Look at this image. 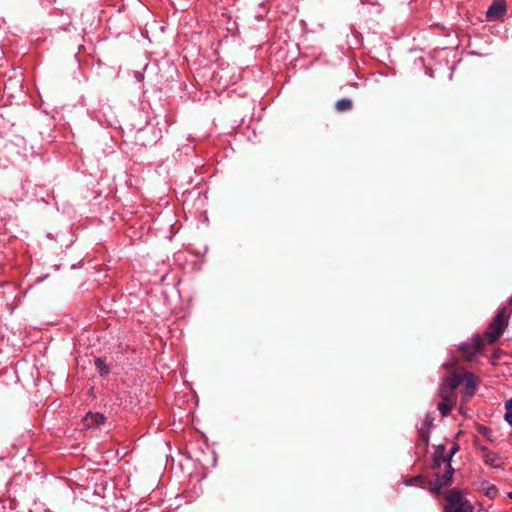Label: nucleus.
Returning a JSON list of instances; mask_svg holds the SVG:
<instances>
[{
  "instance_id": "nucleus-1",
  "label": "nucleus",
  "mask_w": 512,
  "mask_h": 512,
  "mask_svg": "<svg viewBox=\"0 0 512 512\" xmlns=\"http://www.w3.org/2000/svg\"><path fill=\"white\" fill-rule=\"evenodd\" d=\"M459 450V446L454 444L448 453L445 452V447L443 445H439L434 452L433 461H432V469L436 470L444 465L445 470L443 474L436 473L435 478L429 482L430 490L436 493H440V491L450 485L454 469L451 466V460L453 455Z\"/></svg>"
},
{
  "instance_id": "nucleus-2",
  "label": "nucleus",
  "mask_w": 512,
  "mask_h": 512,
  "mask_svg": "<svg viewBox=\"0 0 512 512\" xmlns=\"http://www.w3.org/2000/svg\"><path fill=\"white\" fill-rule=\"evenodd\" d=\"M446 501L445 512H473L471 503L458 489H451L446 495Z\"/></svg>"
},
{
  "instance_id": "nucleus-3",
  "label": "nucleus",
  "mask_w": 512,
  "mask_h": 512,
  "mask_svg": "<svg viewBox=\"0 0 512 512\" xmlns=\"http://www.w3.org/2000/svg\"><path fill=\"white\" fill-rule=\"evenodd\" d=\"M506 326L505 308H502L490 323L488 331L484 334V341L487 343L495 342L503 334Z\"/></svg>"
},
{
  "instance_id": "nucleus-4",
  "label": "nucleus",
  "mask_w": 512,
  "mask_h": 512,
  "mask_svg": "<svg viewBox=\"0 0 512 512\" xmlns=\"http://www.w3.org/2000/svg\"><path fill=\"white\" fill-rule=\"evenodd\" d=\"M483 345L484 339L480 336H475L472 343L461 344L460 351L462 352L464 358L470 361L476 354L481 351Z\"/></svg>"
},
{
  "instance_id": "nucleus-5",
  "label": "nucleus",
  "mask_w": 512,
  "mask_h": 512,
  "mask_svg": "<svg viewBox=\"0 0 512 512\" xmlns=\"http://www.w3.org/2000/svg\"><path fill=\"white\" fill-rule=\"evenodd\" d=\"M506 12V5L503 0H494L487 10L488 20H498Z\"/></svg>"
},
{
  "instance_id": "nucleus-6",
  "label": "nucleus",
  "mask_w": 512,
  "mask_h": 512,
  "mask_svg": "<svg viewBox=\"0 0 512 512\" xmlns=\"http://www.w3.org/2000/svg\"><path fill=\"white\" fill-rule=\"evenodd\" d=\"M461 379L466 387V395L472 396L477 385V377L473 373L465 372Z\"/></svg>"
},
{
  "instance_id": "nucleus-7",
  "label": "nucleus",
  "mask_w": 512,
  "mask_h": 512,
  "mask_svg": "<svg viewBox=\"0 0 512 512\" xmlns=\"http://www.w3.org/2000/svg\"><path fill=\"white\" fill-rule=\"evenodd\" d=\"M104 420L105 417L102 414L90 412L86 414V416L83 419V422L86 427L90 428L103 423Z\"/></svg>"
},
{
  "instance_id": "nucleus-8",
  "label": "nucleus",
  "mask_w": 512,
  "mask_h": 512,
  "mask_svg": "<svg viewBox=\"0 0 512 512\" xmlns=\"http://www.w3.org/2000/svg\"><path fill=\"white\" fill-rule=\"evenodd\" d=\"M481 451L483 453L482 457L486 464L491 465L493 467H499V456L493 451L489 450L486 447H482Z\"/></svg>"
},
{
  "instance_id": "nucleus-9",
  "label": "nucleus",
  "mask_w": 512,
  "mask_h": 512,
  "mask_svg": "<svg viewBox=\"0 0 512 512\" xmlns=\"http://www.w3.org/2000/svg\"><path fill=\"white\" fill-rule=\"evenodd\" d=\"M439 396L441 400L445 401H454L455 402V394L454 391L449 387V385L442 384L439 389Z\"/></svg>"
},
{
  "instance_id": "nucleus-10",
  "label": "nucleus",
  "mask_w": 512,
  "mask_h": 512,
  "mask_svg": "<svg viewBox=\"0 0 512 512\" xmlns=\"http://www.w3.org/2000/svg\"><path fill=\"white\" fill-rule=\"evenodd\" d=\"M460 383H462L461 376L452 374L444 380L443 384L449 385V387L454 391Z\"/></svg>"
},
{
  "instance_id": "nucleus-11",
  "label": "nucleus",
  "mask_w": 512,
  "mask_h": 512,
  "mask_svg": "<svg viewBox=\"0 0 512 512\" xmlns=\"http://www.w3.org/2000/svg\"><path fill=\"white\" fill-rule=\"evenodd\" d=\"M454 404H455L454 401L441 400V402H439V404H438V409L441 412L442 416H447L451 412Z\"/></svg>"
},
{
  "instance_id": "nucleus-12",
  "label": "nucleus",
  "mask_w": 512,
  "mask_h": 512,
  "mask_svg": "<svg viewBox=\"0 0 512 512\" xmlns=\"http://www.w3.org/2000/svg\"><path fill=\"white\" fill-rule=\"evenodd\" d=\"M351 107L352 101L348 98H343L336 102V109L340 112L349 110Z\"/></svg>"
},
{
  "instance_id": "nucleus-13",
  "label": "nucleus",
  "mask_w": 512,
  "mask_h": 512,
  "mask_svg": "<svg viewBox=\"0 0 512 512\" xmlns=\"http://www.w3.org/2000/svg\"><path fill=\"white\" fill-rule=\"evenodd\" d=\"M95 366L102 376L109 373V368L103 359L97 358L95 360Z\"/></svg>"
},
{
  "instance_id": "nucleus-14",
  "label": "nucleus",
  "mask_w": 512,
  "mask_h": 512,
  "mask_svg": "<svg viewBox=\"0 0 512 512\" xmlns=\"http://www.w3.org/2000/svg\"><path fill=\"white\" fill-rule=\"evenodd\" d=\"M505 409L504 419L512 425V398L505 402Z\"/></svg>"
},
{
  "instance_id": "nucleus-15",
  "label": "nucleus",
  "mask_w": 512,
  "mask_h": 512,
  "mask_svg": "<svg viewBox=\"0 0 512 512\" xmlns=\"http://www.w3.org/2000/svg\"><path fill=\"white\" fill-rule=\"evenodd\" d=\"M487 496L493 498L497 494V488L493 485L488 486L486 489Z\"/></svg>"
},
{
  "instance_id": "nucleus-16",
  "label": "nucleus",
  "mask_w": 512,
  "mask_h": 512,
  "mask_svg": "<svg viewBox=\"0 0 512 512\" xmlns=\"http://www.w3.org/2000/svg\"><path fill=\"white\" fill-rule=\"evenodd\" d=\"M416 482H421V483H422V482H423V478H422V476H416V477H414V478L410 479V480L407 482V485H411V484L416 483Z\"/></svg>"
},
{
  "instance_id": "nucleus-17",
  "label": "nucleus",
  "mask_w": 512,
  "mask_h": 512,
  "mask_svg": "<svg viewBox=\"0 0 512 512\" xmlns=\"http://www.w3.org/2000/svg\"><path fill=\"white\" fill-rule=\"evenodd\" d=\"M424 423L425 425L430 426L432 424V419L430 417H426Z\"/></svg>"
},
{
  "instance_id": "nucleus-18",
  "label": "nucleus",
  "mask_w": 512,
  "mask_h": 512,
  "mask_svg": "<svg viewBox=\"0 0 512 512\" xmlns=\"http://www.w3.org/2000/svg\"><path fill=\"white\" fill-rule=\"evenodd\" d=\"M508 497H509L510 499H512V492H509V493H508Z\"/></svg>"
},
{
  "instance_id": "nucleus-19",
  "label": "nucleus",
  "mask_w": 512,
  "mask_h": 512,
  "mask_svg": "<svg viewBox=\"0 0 512 512\" xmlns=\"http://www.w3.org/2000/svg\"><path fill=\"white\" fill-rule=\"evenodd\" d=\"M509 304L512 305V296L509 298Z\"/></svg>"
},
{
  "instance_id": "nucleus-20",
  "label": "nucleus",
  "mask_w": 512,
  "mask_h": 512,
  "mask_svg": "<svg viewBox=\"0 0 512 512\" xmlns=\"http://www.w3.org/2000/svg\"><path fill=\"white\" fill-rule=\"evenodd\" d=\"M510 441L512 442V432H511V439H510Z\"/></svg>"
}]
</instances>
